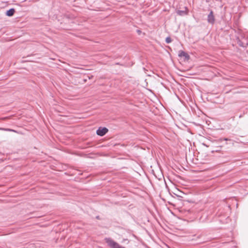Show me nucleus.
<instances>
[{"label": "nucleus", "instance_id": "1", "mask_svg": "<svg viewBox=\"0 0 248 248\" xmlns=\"http://www.w3.org/2000/svg\"><path fill=\"white\" fill-rule=\"evenodd\" d=\"M105 241L111 248H125L120 246L118 243L110 238H106Z\"/></svg>", "mask_w": 248, "mask_h": 248}, {"label": "nucleus", "instance_id": "2", "mask_svg": "<svg viewBox=\"0 0 248 248\" xmlns=\"http://www.w3.org/2000/svg\"><path fill=\"white\" fill-rule=\"evenodd\" d=\"M108 131V129L106 127H100L96 131L98 135L103 136L105 135Z\"/></svg>", "mask_w": 248, "mask_h": 248}, {"label": "nucleus", "instance_id": "3", "mask_svg": "<svg viewBox=\"0 0 248 248\" xmlns=\"http://www.w3.org/2000/svg\"><path fill=\"white\" fill-rule=\"evenodd\" d=\"M178 56L180 57L184 58L185 60L187 61L189 59V55L184 51L181 50L179 52Z\"/></svg>", "mask_w": 248, "mask_h": 248}, {"label": "nucleus", "instance_id": "4", "mask_svg": "<svg viewBox=\"0 0 248 248\" xmlns=\"http://www.w3.org/2000/svg\"><path fill=\"white\" fill-rule=\"evenodd\" d=\"M15 12V9L11 8L9 10H7L6 13V16H13Z\"/></svg>", "mask_w": 248, "mask_h": 248}, {"label": "nucleus", "instance_id": "5", "mask_svg": "<svg viewBox=\"0 0 248 248\" xmlns=\"http://www.w3.org/2000/svg\"><path fill=\"white\" fill-rule=\"evenodd\" d=\"M185 10H179L177 11V14L179 15H187V9L186 7L185 8Z\"/></svg>", "mask_w": 248, "mask_h": 248}, {"label": "nucleus", "instance_id": "6", "mask_svg": "<svg viewBox=\"0 0 248 248\" xmlns=\"http://www.w3.org/2000/svg\"><path fill=\"white\" fill-rule=\"evenodd\" d=\"M208 22L210 23H213L215 21L214 16H208Z\"/></svg>", "mask_w": 248, "mask_h": 248}, {"label": "nucleus", "instance_id": "7", "mask_svg": "<svg viewBox=\"0 0 248 248\" xmlns=\"http://www.w3.org/2000/svg\"><path fill=\"white\" fill-rule=\"evenodd\" d=\"M166 42L168 44L170 43L171 42V39L170 37H168L166 38Z\"/></svg>", "mask_w": 248, "mask_h": 248}, {"label": "nucleus", "instance_id": "8", "mask_svg": "<svg viewBox=\"0 0 248 248\" xmlns=\"http://www.w3.org/2000/svg\"><path fill=\"white\" fill-rule=\"evenodd\" d=\"M213 12L212 11H211L209 13V14L208 15V16H213Z\"/></svg>", "mask_w": 248, "mask_h": 248}, {"label": "nucleus", "instance_id": "9", "mask_svg": "<svg viewBox=\"0 0 248 248\" xmlns=\"http://www.w3.org/2000/svg\"><path fill=\"white\" fill-rule=\"evenodd\" d=\"M7 130H8V131H14V132L15 131H14V130H11V129H8Z\"/></svg>", "mask_w": 248, "mask_h": 248}, {"label": "nucleus", "instance_id": "10", "mask_svg": "<svg viewBox=\"0 0 248 248\" xmlns=\"http://www.w3.org/2000/svg\"><path fill=\"white\" fill-rule=\"evenodd\" d=\"M138 32L139 33H140V31H138Z\"/></svg>", "mask_w": 248, "mask_h": 248}, {"label": "nucleus", "instance_id": "11", "mask_svg": "<svg viewBox=\"0 0 248 248\" xmlns=\"http://www.w3.org/2000/svg\"><path fill=\"white\" fill-rule=\"evenodd\" d=\"M124 241H128V240L127 239H124Z\"/></svg>", "mask_w": 248, "mask_h": 248}]
</instances>
